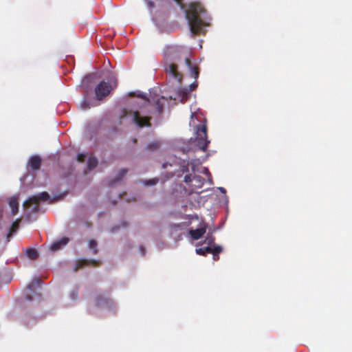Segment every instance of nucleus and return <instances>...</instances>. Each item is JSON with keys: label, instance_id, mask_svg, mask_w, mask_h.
Segmentation results:
<instances>
[{"label": "nucleus", "instance_id": "nucleus-1", "mask_svg": "<svg viewBox=\"0 0 352 352\" xmlns=\"http://www.w3.org/2000/svg\"><path fill=\"white\" fill-rule=\"evenodd\" d=\"M190 31L194 34H197L202 31L204 27L209 25L206 10L199 2H192L189 4V8L186 12Z\"/></svg>", "mask_w": 352, "mask_h": 352}, {"label": "nucleus", "instance_id": "nucleus-2", "mask_svg": "<svg viewBox=\"0 0 352 352\" xmlns=\"http://www.w3.org/2000/svg\"><path fill=\"white\" fill-rule=\"evenodd\" d=\"M166 56L167 58L164 65L166 73L175 79L179 83H181L183 79V75L178 71L177 65L175 62L181 59L182 53L178 52L175 47H170L166 52Z\"/></svg>", "mask_w": 352, "mask_h": 352}, {"label": "nucleus", "instance_id": "nucleus-3", "mask_svg": "<svg viewBox=\"0 0 352 352\" xmlns=\"http://www.w3.org/2000/svg\"><path fill=\"white\" fill-rule=\"evenodd\" d=\"M198 149L206 151L210 144L208 140L207 126L206 124H201L197 126L196 136L195 140L192 142Z\"/></svg>", "mask_w": 352, "mask_h": 352}, {"label": "nucleus", "instance_id": "nucleus-4", "mask_svg": "<svg viewBox=\"0 0 352 352\" xmlns=\"http://www.w3.org/2000/svg\"><path fill=\"white\" fill-rule=\"evenodd\" d=\"M130 116L132 118V121L135 123L138 126H150L151 118L148 116L141 117L138 111H131L127 109H123L122 114L120 116V120H123L124 118Z\"/></svg>", "mask_w": 352, "mask_h": 352}, {"label": "nucleus", "instance_id": "nucleus-5", "mask_svg": "<svg viewBox=\"0 0 352 352\" xmlns=\"http://www.w3.org/2000/svg\"><path fill=\"white\" fill-rule=\"evenodd\" d=\"M50 199V195L47 192H41L36 196L30 197L23 203L25 208H30L32 205H34L32 210V212H37L39 210V203L41 201H47Z\"/></svg>", "mask_w": 352, "mask_h": 352}, {"label": "nucleus", "instance_id": "nucleus-6", "mask_svg": "<svg viewBox=\"0 0 352 352\" xmlns=\"http://www.w3.org/2000/svg\"><path fill=\"white\" fill-rule=\"evenodd\" d=\"M111 85L107 82L102 80L95 87L96 99L98 100H102L111 93Z\"/></svg>", "mask_w": 352, "mask_h": 352}, {"label": "nucleus", "instance_id": "nucleus-7", "mask_svg": "<svg viewBox=\"0 0 352 352\" xmlns=\"http://www.w3.org/2000/svg\"><path fill=\"white\" fill-rule=\"evenodd\" d=\"M101 262L94 259H81L78 260L76 263V266L74 268V272H77L78 270L82 268L85 266L92 265L94 267L100 266Z\"/></svg>", "mask_w": 352, "mask_h": 352}, {"label": "nucleus", "instance_id": "nucleus-8", "mask_svg": "<svg viewBox=\"0 0 352 352\" xmlns=\"http://www.w3.org/2000/svg\"><path fill=\"white\" fill-rule=\"evenodd\" d=\"M164 100V98L163 96L162 97H157L155 98H151L146 100V101L151 104V101L153 102V106L155 107V111L157 113L160 114L163 111V107L164 104L162 102V101Z\"/></svg>", "mask_w": 352, "mask_h": 352}, {"label": "nucleus", "instance_id": "nucleus-9", "mask_svg": "<svg viewBox=\"0 0 352 352\" xmlns=\"http://www.w3.org/2000/svg\"><path fill=\"white\" fill-rule=\"evenodd\" d=\"M111 304L110 298L105 297L101 294L96 296L94 305L96 307L101 308L109 306Z\"/></svg>", "mask_w": 352, "mask_h": 352}, {"label": "nucleus", "instance_id": "nucleus-10", "mask_svg": "<svg viewBox=\"0 0 352 352\" xmlns=\"http://www.w3.org/2000/svg\"><path fill=\"white\" fill-rule=\"evenodd\" d=\"M184 59H185L186 65L188 67L189 72H190V74H192L193 78L195 80H197L198 78L199 74V71L198 67L197 65H192V63H191L189 58L185 56Z\"/></svg>", "mask_w": 352, "mask_h": 352}, {"label": "nucleus", "instance_id": "nucleus-11", "mask_svg": "<svg viewBox=\"0 0 352 352\" xmlns=\"http://www.w3.org/2000/svg\"><path fill=\"white\" fill-rule=\"evenodd\" d=\"M206 232V226L204 225L199 228L195 230H190L189 234L194 240H198L203 236Z\"/></svg>", "mask_w": 352, "mask_h": 352}, {"label": "nucleus", "instance_id": "nucleus-12", "mask_svg": "<svg viewBox=\"0 0 352 352\" xmlns=\"http://www.w3.org/2000/svg\"><path fill=\"white\" fill-rule=\"evenodd\" d=\"M68 242H69L68 238L63 237L60 240L54 241L50 246V249H51V250H52L54 252L57 251V250H60L63 246L66 245L68 243Z\"/></svg>", "mask_w": 352, "mask_h": 352}, {"label": "nucleus", "instance_id": "nucleus-13", "mask_svg": "<svg viewBox=\"0 0 352 352\" xmlns=\"http://www.w3.org/2000/svg\"><path fill=\"white\" fill-rule=\"evenodd\" d=\"M28 164L29 166L32 168V169L34 170H38L41 167V160L38 156L34 155L30 157Z\"/></svg>", "mask_w": 352, "mask_h": 352}, {"label": "nucleus", "instance_id": "nucleus-14", "mask_svg": "<svg viewBox=\"0 0 352 352\" xmlns=\"http://www.w3.org/2000/svg\"><path fill=\"white\" fill-rule=\"evenodd\" d=\"M205 182V179L199 175H195L192 177V182L190 186L195 188H201Z\"/></svg>", "mask_w": 352, "mask_h": 352}, {"label": "nucleus", "instance_id": "nucleus-15", "mask_svg": "<svg viewBox=\"0 0 352 352\" xmlns=\"http://www.w3.org/2000/svg\"><path fill=\"white\" fill-rule=\"evenodd\" d=\"M9 206L12 210V214L15 215L19 210V202L16 198L12 197L9 199Z\"/></svg>", "mask_w": 352, "mask_h": 352}, {"label": "nucleus", "instance_id": "nucleus-16", "mask_svg": "<svg viewBox=\"0 0 352 352\" xmlns=\"http://www.w3.org/2000/svg\"><path fill=\"white\" fill-rule=\"evenodd\" d=\"M223 248L221 245H215L212 248L210 253L212 254V258L214 261H217L219 259V254L222 252Z\"/></svg>", "mask_w": 352, "mask_h": 352}, {"label": "nucleus", "instance_id": "nucleus-17", "mask_svg": "<svg viewBox=\"0 0 352 352\" xmlns=\"http://www.w3.org/2000/svg\"><path fill=\"white\" fill-rule=\"evenodd\" d=\"M25 255L31 260H36L38 258V252L37 250L28 248L25 250Z\"/></svg>", "mask_w": 352, "mask_h": 352}, {"label": "nucleus", "instance_id": "nucleus-18", "mask_svg": "<svg viewBox=\"0 0 352 352\" xmlns=\"http://www.w3.org/2000/svg\"><path fill=\"white\" fill-rule=\"evenodd\" d=\"M41 279L39 277H35L32 283L28 285V289L30 291H34L36 287L41 286Z\"/></svg>", "mask_w": 352, "mask_h": 352}, {"label": "nucleus", "instance_id": "nucleus-19", "mask_svg": "<svg viewBox=\"0 0 352 352\" xmlns=\"http://www.w3.org/2000/svg\"><path fill=\"white\" fill-rule=\"evenodd\" d=\"M215 237L213 236L212 232H209L207 234L206 238L205 239L204 243H207L208 246L214 247L216 244L214 243Z\"/></svg>", "mask_w": 352, "mask_h": 352}, {"label": "nucleus", "instance_id": "nucleus-20", "mask_svg": "<svg viewBox=\"0 0 352 352\" xmlns=\"http://www.w3.org/2000/svg\"><path fill=\"white\" fill-rule=\"evenodd\" d=\"M161 146V142L160 141L152 142L146 146V149L149 151H154L159 149Z\"/></svg>", "mask_w": 352, "mask_h": 352}, {"label": "nucleus", "instance_id": "nucleus-21", "mask_svg": "<svg viewBox=\"0 0 352 352\" xmlns=\"http://www.w3.org/2000/svg\"><path fill=\"white\" fill-rule=\"evenodd\" d=\"M98 165V160L95 157H90L87 161V168L89 170L95 168Z\"/></svg>", "mask_w": 352, "mask_h": 352}, {"label": "nucleus", "instance_id": "nucleus-22", "mask_svg": "<svg viewBox=\"0 0 352 352\" xmlns=\"http://www.w3.org/2000/svg\"><path fill=\"white\" fill-rule=\"evenodd\" d=\"M127 172L128 170L126 168L120 170L118 176L111 182L110 185L112 186L114 184L117 183L118 182L120 181L122 179V177L127 173Z\"/></svg>", "mask_w": 352, "mask_h": 352}, {"label": "nucleus", "instance_id": "nucleus-23", "mask_svg": "<svg viewBox=\"0 0 352 352\" xmlns=\"http://www.w3.org/2000/svg\"><path fill=\"white\" fill-rule=\"evenodd\" d=\"M212 247L207 246L206 248H197L195 252L197 254L205 256L206 254L210 253Z\"/></svg>", "mask_w": 352, "mask_h": 352}, {"label": "nucleus", "instance_id": "nucleus-24", "mask_svg": "<svg viewBox=\"0 0 352 352\" xmlns=\"http://www.w3.org/2000/svg\"><path fill=\"white\" fill-rule=\"evenodd\" d=\"M89 247L93 250L94 254H96L98 253L97 242L95 240L91 239L89 241Z\"/></svg>", "mask_w": 352, "mask_h": 352}, {"label": "nucleus", "instance_id": "nucleus-25", "mask_svg": "<svg viewBox=\"0 0 352 352\" xmlns=\"http://www.w3.org/2000/svg\"><path fill=\"white\" fill-rule=\"evenodd\" d=\"M93 78H94L93 75H89V76H87L83 80V82H82L83 87L85 89V91H86L87 94H88V92H89V87H88V86L86 85V83L91 82V79Z\"/></svg>", "mask_w": 352, "mask_h": 352}, {"label": "nucleus", "instance_id": "nucleus-26", "mask_svg": "<svg viewBox=\"0 0 352 352\" xmlns=\"http://www.w3.org/2000/svg\"><path fill=\"white\" fill-rule=\"evenodd\" d=\"M18 228H19V224L17 222H14L12 223V227L10 229V232L7 236L8 239H9L12 235V234L14 232H16V229H18Z\"/></svg>", "mask_w": 352, "mask_h": 352}, {"label": "nucleus", "instance_id": "nucleus-27", "mask_svg": "<svg viewBox=\"0 0 352 352\" xmlns=\"http://www.w3.org/2000/svg\"><path fill=\"white\" fill-rule=\"evenodd\" d=\"M158 179H148V180H145L144 182V184L146 185V186H151V185H155L156 184L157 182H158Z\"/></svg>", "mask_w": 352, "mask_h": 352}, {"label": "nucleus", "instance_id": "nucleus-28", "mask_svg": "<svg viewBox=\"0 0 352 352\" xmlns=\"http://www.w3.org/2000/svg\"><path fill=\"white\" fill-rule=\"evenodd\" d=\"M184 181L185 183H186L188 184H190V183L192 184V177H191L190 175H186L184 177Z\"/></svg>", "mask_w": 352, "mask_h": 352}, {"label": "nucleus", "instance_id": "nucleus-29", "mask_svg": "<svg viewBox=\"0 0 352 352\" xmlns=\"http://www.w3.org/2000/svg\"><path fill=\"white\" fill-rule=\"evenodd\" d=\"M86 155L83 153H79L77 155V160L79 162H83L85 160Z\"/></svg>", "mask_w": 352, "mask_h": 352}, {"label": "nucleus", "instance_id": "nucleus-30", "mask_svg": "<svg viewBox=\"0 0 352 352\" xmlns=\"http://www.w3.org/2000/svg\"><path fill=\"white\" fill-rule=\"evenodd\" d=\"M146 4H147L148 8H150V9L153 8H154V6H155V3H154V2H153V1H150V0H148V1H146Z\"/></svg>", "mask_w": 352, "mask_h": 352}, {"label": "nucleus", "instance_id": "nucleus-31", "mask_svg": "<svg viewBox=\"0 0 352 352\" xmlns=\"http://www.w3.org/2000/svg\"><path fill=\"white\" fill-rule=\"evenodd\" d=\"M81 106H82V109H84V110L89 109V105L87 104V102L85 100H83V102L81 104Z\"/></svg>", "mask_w": 352, "mask_h": 352}, {"label": "nucleus", "instance_id": "nucleus-32", "mask_svg": "<svg viewBox=\"0 0 352 352\" xmlns=\"http://www.w3.org/2000/svg\"><path fill=\"white\" fill-rule=\"evenodd\" d=\"M197 87V84L194 82L190 85V91L194 90Z\"/></svg>", "mask_w": 352, "mask_h": 352}, {"label": "nucleus", "instance_id": "nucleus-33", "mask_svg": "<svg viewBox=\"0 0 352 352\" xmlns=\"http://www.w3.org/2000/svg\"><path fill=\"white\" fill-rule=\"evenodd\" d=\"M26 299L28 300H32V298L31 296L30 295H27L26 296Z\"/></svg>", "mask_w": 352, "mask_h": 352}, {"label": "nucleus", "instance_id": "nucleus-34", "mask_svg": "<svg viewBox=\"0 0 352 352\" xmlns=\"http://www.w3.org/2000/svg\"><path fill=\"white\" fill-rule=\"evenodd\" d=\"M219 190L222 192H226V189L224 188H223V187L219 188Z\"/></svg>", "mask_w": 352, "mask_h": 352}, {"label": "nucleus", "instance_id": "nucleus-35", "mask_svg": "<svg viewBox=\"0 0 352 352\" xmlns=\"http://www.w3.org/2000/svg\"><path fill=\"white\" fill-rule=\"evenodd\" d=\"M140 250H141V251L142 252V254L144 255V248L143 247H141Z\"/></svg>", "mask_w": 352, "mask_h": 352}, {"label": "nucleus", "instance_id": "nucleus-36", "mask_svg": "<svg viewBox=\"0 0 352 352\" xmlns=\"http://www.w3.org/2000/svg\"><path fill=\"white\" fill-rule=\"evenodd\" d=\"M177 3H181V0H175Z\"/></svg>", "mask_w": 352, "mask_h": 352}, {"label": "nucleus", "instance_id": "nucleus-37", "mask_svg": "<svg viewBox=\"0 0 352 352\" xmlns=\"http://www.w3.org/2000/svg\"><path fill=\"white\" fill-rule=\"evenodd\" d=\"M143 99H145V100H146L147 99L145 98V97H143ZM146 103L148 104L146 101H145Z\"/></svg>", "mask_w": 352, "mask_h": 352}]
</instances>
